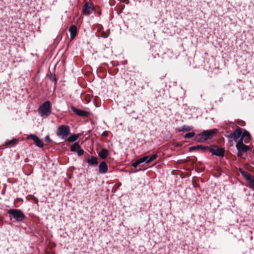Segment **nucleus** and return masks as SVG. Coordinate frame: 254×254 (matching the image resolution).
<instances>
[{
	"instance_id": "obj_35",
	"label": "nucleus",
	"mask_w": 254,
	"mask_h": 254,
	"mask_svg": "<svg viewBox=\"0 0 254 254\" xmlns=\"http://www.w3.org/2000/svg\"><path fill=\"white\" fill-rule=\"evenodd\" d=\"M5 189H3V190H2L1 193L2 194H4L5 193Z\"/></svg>"
},
{
	"instance_id": "obj_2",
	"label": "nucleus",
	"mask_w": 254,
	"mask_h": 254,
	"mask_svg": "<svg viewBox=\"0 0 254 254\" xmlns=\"http://www.w3.org/2000/svg\"><path fill=\"white\" fill-rule=\"evenodd\" d=\"M8 214L12 216V218L18 222L22 221L25 216L22 211L18 209H10L7 211Z\"/></svg>"
},
{
	"instance_id": "obj_19",
	"label": "nucleus",
	"mask_w": 254,
	"mask_h": 254,
	"mask_svg": "<svg viewBox=\"0 0 254 254\" xmlns=\"http://www.w3.org/2000/svg\"><path fill=\"white\" fill-rule=\"evenodd\" d=\"M192 128L188 126H183L180 128L178 129V131L179 132H184V131H189L191 130Z\"/></svg>"
},
{
	"instance_id": "obj_25",
	"label": "nucleus",
	"mask_w": 254,
	"mask_h": 254,
	"mask_svg": "<svg viewBox=\"0 0 254 254\" xmlns=\"http://www.w3.org/2000/svg\"><path fill=\"white\" fill-rule=\"evenodd\" d=\"M195 132L192 131V132H188V133H187L185 136H184V138H191L193 137H195Z\"/></svg>"
},
{
	"instance_id": "obj_23",
	"label": "nucleus",
	"mask_w": 254,
	"mask_h": 254,
	"mask_svg": "<svg viewBox=\"0 0 254 254\" xmlns=\"http://www.w3.org/2000/svg\"><path fill=\"white\" fill-rule=\"evenodd\" d=\"M18 141V139L14 138L10 140H7L5 143L7 145H15L17 143Z\"/></svg>"
},
{
	"instance_id": "obj_17",
	"label": "nucleus",
	"mask_w": 254,
	"mask_h": 254,
	"mask_svg": "<svg viewBox=\"0 0 254 254\" xmlns=\"http://www.w3.org/2000/svg\"><path fill=\"white\" fill-rule=\"evenodd\" d=\"M194 140L197 142H204L206 141L201 133L195 135Z\"/></svg>"
},
{
	"instance_id": "obj_37",
	"label": "nucleus",
	"mask_w": 254,
	"mask_h": 254,
	"mask_svg": "<svg viewBox=\"0 0 254 254\" xmlns=\"http://www.w3.org/2000/svg\"><path fill=\"white\" fill-rule=\"evenodd\" d=\"M17 199H19V200H21V201H23V199H22V198H18Z\"/></svg>"
},
{
	"instance_id": "obj_36",
	"label": "nucleus",
	"mask_w": 254,
	"mask_h": 254,
	"mask_svg": "<svg viewBox=\"0 0 254 254\" xmlns=\"http://www.w3.org/2000/svg\"><path fill=\"white\" fill-rule=\"evenodd\" d=\"M239 171H240V173H241V172L244 171L242 169H241V168H240V169H239Z\"/></svg>"
},
{
	"instance_id": "obj_14",
	"label": "nucleus",
	"mask_w": 254,
	"mask_h": 254,
	"mask_svg": "<svg viewBox=\"0 0 254 254\" xmlns=\"http://www.w3.org/2000/svg\"><path fill=\"white\" fill-rule=\"evenodd\" d=\"M109 151L108 149L106 148H103L98 153V156L101 158L102 159H105L108 155Z\"/></svg>"
},
{
	"instance_id": "obj_21",
	"label": "nucleus",
	"mask_w": 254,
	"mask_h": 254,
	"mask_svg": "<svg viewBox=\"0 0 254 254\" xmlns=\"http://www.w3.org/2000/svg\"><path fill=\"white\" fill-rule=\"evenodd\" d=\"M241 174L247 181L248 180H250V178L252 177V175L250 174L245 171L241 172Z\"/></svg>"
},
{
	"instance_id": "obj_13",
	"label": "nucleus",
	"mask_w": 254,
	"mask_h": 254,
	"mask_svg": "<svg viewBox=\"0 0 254 254\" xmlns=\"http://www.w3.org/2000/svg\"><path fill=\"white\" fill-rule=\"evenodd\" d=\"M69 32L70 34V39L73 40L74 39L77 34V28L75 25H72L69 28Z\"/></svg>"
},
{
	"instance_id": "obj_28",
	"label": "nucleus",
	"mask_w": 254,
	"mask_h": 254,
	"mask_svg": "<svg viewBox=\"0 0 254 254\" xmlns=\"http://www.w3.org/2000/svg\"><path fill=\"white\" fill-rule=\"evenodd\" d=\"M50 79L52 81L56 82L57 81L56 75L55 74L54 75H52L50 77Z\"/></svg>"
},
{
	"instance_id": "obj_4",
	"label": "nucleus",
	"mask_w": 254,
	"mask_h": 254,
	"mask_svg": "<svg viewBox=\"0 0 254 254\" xmlns=\"http://www.w3.org/2000/svg\"><path fill=\"white\" fill-rule=\"evenodd\" d=\"M242 135V128L240 127L236 126V130L229 134L226 135V137L229 139L230 141L235 140L237 142V140Z\"/></svg>"
},
{
	"instance_id": "obj_15",
	"label": "nucleus",
	"mask_w": 254,
	"mask_h": 254,
	"mask_svg": "<svg viewBox=\"0 0 254 254\" xmlns=\"http://www.w3.org/2000/svg\"><path fill=\"white\" fill-rule=\"evenodd\" d=\"M207 148H208V147H206V146H204V145H196V146H192L190 147L189 148V151H192L193 150H198L199 149H202L203 150H205Z\"/></svg>"
},
{
	"instance_id": "obj_29",
	"label": "nucleus",
	"mask_w": 254,
	"mask_h": 254,
	"mask_svg": "<svg viewBox=\"0 0 254 254\" xmlns=\"http://www.w3.org/2000/svg\"><path fill=\"white\" fill-rule=\"evenodd\" d=\"M145 159H144V156L142 157V158H140L139 159H138V160H137L136 161L138 162V163H139V164H140L142 163H144L145 162Z\"/></svg>"
},
{
	"instance_id": "obj_12",
	"label": "nucleus",
	"mask_w": 254,
	"mask_h": 254,
	"mask_svg": "<svg viewBox=\"0 0 254 254\" xmlns=\"http://www.w3.org/2000/svg\"><path fill=\"white\" fill-rule=\"evenodd\" d=\"M86 162L91 166L96 167L98 164L97 158L94 156H91L86 159Z\"/></svg>"
},
{
	"instance_id": "obj_3",
	"label": "nucleus",
	"mask_w": 254,
	"mask_h": 254,
	"mask_svg": "<svg viewBox=\"0 0 254 254\" xmlns=\"http://www.w3.org/2000/svg\"><path fill=\"white\" fill-rule=\"evenodd\" d=\"M69 133L70 128L67 125L60 126L57 132V135L63 139L66 138Z\"/></svg>"
},
{
	"instance_id": "obj_30",
	"label": "nucleus",
	"mask_w": 254,
	"mask_h": 254,
	"mask_svg": "<svg viewBox=\"0 0 254 254\" xmlns=\"http://www.w3.org/2000/svg\"><path fill=\"white\" fill-rule=\"evenodd\" d=\"M45 139L46 141H47L49 142H53V140L50 139L49 135H47L45 136Z\"/></svg>"
},
{
	"instance_id": "obj_1",
	"label": "nucleus",
	"mask_w": 254,
	"mask_h": 254,
	"mask_svg": "<svg viewBox=\"0 0 254 254\" xmlns=\"http://www.w3.org/2000/svg\"><path fill=\"white\" fill-rule=\"evenodd\" d=\"M38 112L42 117H47L51 113L52 105L50 101H47L40 105Z\"/></svg>"
},
{
	"instance_id": "obj_7",
	"label": "nucleus",
	"mask_w": 254,
	"mask_h": 254,
	"mask_svg": "<svg viewBox=\"0 0 254 254\" xmlns=\"http://www.w3.org/2000/svg\"><path fill=\"white\" fill-rule=\"evenodd\" d=\"M243 138H241L240 140L237 142L236 147L238 151L247 152L250 148L249 146L243 143Z\"/></svg>"
},
{
	"instance_id": "obj_16",
	"label": "nucleus",
	"mask_w": 254,
	"mask_h": 254,
	"mask_svg": "<svg viewBox=\"0 0 254 254\" xmlns=\"http://www.w3.org/2000/svg\"><path fill=\"white\" fill-rule=\"evenodd\" d=\"M157 157V154H153L151 156H145L144 159H145V163L146 164H149L153 160H155Z\"/></svg>"
},
{
	"instance_id": "obj_11",
	"label": "nucleus",
	"mask_w": 254,
	"mask_h": 254,
	"mask_svg": "<svg viewBox=\"0 0 254 254\" xmlns=\"http://www.w3.org/2000/svg\"><path fill=\"white\" fill-rule=\"evenodd\" d=\"M108 166L105 161H102L99 165V171L101 174H105L108 172Z\"/></svg>"
},
{
	"instance_id": "obj_22",
	"label": "nucleus",
	"mask_w": 254,
	"mask_h": 254,
	"mask_svg": "<svg viewBox=\"0 0 254 254\" xmlns=\"http://www.w3.org/2000/svg\"><path fill=\"white\" fill-rule=\"evenodd\" d=\"M241 174L247 181L248 180H250V178L252 177V175L250 174L245 171L241 172Z\"/></svg>"
},
{
	"instance_id": "obj_8",
	"label": "nucleus",
	"mask_w": 254,
	"mask_h": 254,
	"mask_svg": "<svg viewBox=\"0 0 254 254\" xmlns=\"http://www.w3.org/2000/svg\"><path fill=\"white\" fill-rule=\"evenodd\" d=\"M94 9L92 3L86 2L82 8V13L85 15H89Z\"/></svg>"
},
{
	"instance_id": "obj_31",
	"label": "nucleus",
	"mask_w": 254,
	"mask_h": 254,
	"mask_svg": "<svg viewBox=\"0 0 254 254\" xmlns=\"http://www.w3.org/2000/svg\"><path fill=\"white\" fill-rule=\"evenodd\" d=\"M138 165H139V163H138V162L137 161H136L135 162L132 163L131 166L134 168H136L138 166Z\"/></svg>"
},
{
	"instance_id": "obj_24",
	"label": "nucleus",
	"mask_w": 254,
	"mask_h": 254,
	"mask_svg": "<svg viewBox=\"0 0 254 254\" xmlns=\"http://www.w3.org/2000/svg\"><path fill=\"white\" fill-rule=\"evenodd\" d=\"M252 188H254V177L252 176L247 181Z\"/></svg>"
},
{
	"instance_id": "obj_6",
	"label": "nucleus",
	"mask_w": 254,
	"mask_h": 254,
	"mask_svg": "<svg viewBox=\"0 0 254 254\" xmlns=\"http://www.w3.org/2000/svg\"><path fill=\"white\" fill-rule=\"evenodd\" d=\"M218 129L216 128L209 129V130H203L201 133L205 139L206 141L207 139H211L214 135L217 133Z\"/></svg>"
},
{
	"instance_id": "obj_34",
	"label": "nucleus",
	"mask_w": 254,
	"mask_h": 254,
	"mask_svg": "<svg viewBox=\"0 0 254 254\" xmlns=\"http://www.w3.org/2000/svg\"><path fill=\"white\" fill-rule=\"evenodd\" d=\"M102 135H103L104 136H108V133H107V132L106 131H104L102 133Z\"/></svg>"
},
{
	"instance_id": "obj_5",
	"label": "nucleus",
	"mask_w": 254,
	"mask_h": 254,
	"mask_svg": "<svg viewBox=\"0 0 254 254\" xmlns=\"http://www.w3.org/2000/svg\"><path fill=\"white\" fill-rule=\"evenodd\" d=\"M208 148L213 155L218 157H223L225 155V150L222 147L217 145H212Z\"/></svg>"
},
{
	"instance_id": "obj_20",
	"label": "nucleus",
	"mask_w": 254,
	"mask_h": 254,
	"mask_svg": "<svg viewBox=\"0 0 254 254\" xmlns=\"http://www.w3.org/2000/svg\"><path fill=\"white\" fill-rule=\"evenodd\" d=\"M80 147V145H79L78 142H74L70 147V151L71 152H75Z\"/></svg>"
},
{
	"instance_id": "obj_9",
	"label": "nucleus",
	"mask_w": 254,
	"mask_h": 254,
	"mask_svg": "<svg viewBox=\"0 0 254 254\" xmlns=\"http://www.w3.org/2000/svg\"><path fill=\"white\" fill-rule=\"evenodd\" d=\"M28 139H32L35 143L36 145L40 148L43 147V143L42 141L36 135L31 134L28 135Z\"/></svg>"
},
{
	"instance_id": "obj_18",
	"label": "nucleus",
	"mask_w": 254,
	"mask_h": 254,
	"mask_svg": "<svg viewBox=\"0 0 254 254\" xmlns=\"http://www.w3.org/2000/svg\"><path fill=\"white\" fill-rule=\"evenodd\" d=\"M79 135L78 134H73L69 136L67 138V140L69 142H74L76 141L78 138L79 137Z\"/></svg>"
},
{
	"instance_id": "obj_10",
	"label": "nucleus",
	"mask_w": 254,
	"mask_h": 254,
	"mask_svg": "<svg viewBox=\"0 0 254 254\" xmlns=\"http://www.w3.org/2000/svg\"><path fill=\"white\" fill-rule=\"evenodd\" d=\"M71 109L74 113H75L78 116L88 117L89 114L88 112L77 109L74 106H71Z\"/></svg>"
},
{
	"instance_id": "obj_32",
	"label": "nucleus",
	"mask_w": 254,
	"mask_h": 254,
	"mask_svg": "<svg viewBox=\"0 0 254 254\" xmlns=\"http://www.w3.org/2000/svg\"><path fill=\"white\" fill-rule=\"evenodd\" d=\"M32 197V199L35 201V203L36 204H38V201H39L38 199L34 196H33Z\"/></svg>"
},
{
	"instance_id": "obj_38",
	"label": "nucleus",
	"mask_w": 254,
	"mask_h": 254,
	"mask_svg": "<svg viewBox=\"0 0 254 254\" xmlns=\"http://www.w3.org/2000/svg\"><path fill=\"white\" fill-rule=\"evenodd\" d=\"M5 187H6V184L4 185V189H5Z\"/></svg>"
},
{
	"instance_id": "obj_26",
	"label": "nucleus",
	"mask_w": 254,
	"mask_h": 254,
	"mask_svg": "<svg viewBox=\"0 0 254 254\" xmlns=\"http://www.w3.org/2000/svg\"><path fill=\"white\" fill-rule=\"evenodd\" d=\"M75 152L77 153L78 156H81L83 154L84 150L79 147V149Z\"/></svg>"
},
{
	"instance_id": "obj_27",
	"label": "nucleus",
	"mask_w": 254,
	"mask_h": 254,
	"mask_svg": "<svg viewBox=\"0 0 254 254\" xmlns=\"http://www.w3.org/2000/svg\"><path fill=\"white\" fill-rule=\"evenodd\" d=\"M250 135L249 132L248 131L245 130L243 132H242V135L241 136L243 138V137H249Z\"/></svg>"
},
{
	"instance_id": "obj_33",
	"label": "nucleus",
	"mask_w": 254,
	"mask_h": 254,
	"mask_svg": "<svg viewBox=\"0 0 254 254\" xmlns=\"http://www.w3.org/2000/svg\"><path fill=\"white\" fill-rule=\"evenodd\" d=\"M244 152L242 151H238L237 153V156L239 157H242L243 156V153Z\"/></svg>"
}]
</instances>
